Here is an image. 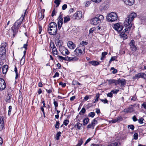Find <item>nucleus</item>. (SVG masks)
<instances>
[{"label": "nucleus", "instance_id": "6ab92c4d", "mask_svg": "<svg viewBox=\"0 0 146 146\" xmlns=\"http://www.w3.org/2000/svg\"><path fill=\"white\" fill-rule=\"evenodd\" d=\"M119 84H121V87H123L125 86L126 84L125 80L123 79H120L119 81Z\"/></svg>", "mask_w": 146, "mask_h": 146}, {"label": "nucleus", "instance_id": "69168bd1", "mask_svg": "<svg viewBox=\"0 0 146 146\" xmlns=\"http://www.w3.org/2000/svg\"><path fill=\"white\" fill-rule=\"evenodd\" d=\"M96 112L97 114L100 113V109L98 108H96Z\"/></svg>", "mask_w": 146, "mask_h": 146}, {"label": "nucleus", "instance_id": "a211bd4d", "mask_svg": "<svg viewBox=\"0 0 146 146\" xmlns=\"http://www.w3.org/2000/svg\"><path fill=\"white\" fill-rule=\"evenodd\" d=\"M91 22L92 24H93L94 25H97L98 24L100 23L99 22L96 17L91 19Z\"/></svg>", "mask_w": 146, "mask_h": 146}, {"label": "nucleus", "instance_id": "c85d7f7f", "mask_svg": "<svg viewBox=\"0 0 146 146\" xmlns=\"http://www.w3.org/2000/svg\"><path fill=\"white\" fill-rule=\"evenodd\" d=\"M70 16H67L64 17V23H66L70 21Z\"/></svg>", "mask_w": 146, "mask_h": 146}, {"label": "nucleus", "instance_id": "9b49d317", "mask_svg": "<svg viewBox=\"0 0 146 146\" xmlns=\"http://www.w3.org/2000/svg\"><path fill=\"white\" fill-rule=\"evenodd\" d=\"M135 41L133 40H132L129 43V45L130 46L131 50L134 52L136 51L137 48L135 45Z\"/></svg>", "mask_w": 146, "mask_h": 146}, {"label": "nucleus", "instance_id": "09e8293b", "mask_svg": "<svg viewBox=\"0 0 146 146\" xmlns=\"http://www.w3.org/2000/svg\"><path fill=\"white\" fill-rule=\"evenodd\" d=\"M69 122V121L67 119L65 120L63 122V124L65 126H67Z\"/></svg>", "mask_w": 146, "mask_h": 146}, {"label": "nucleus", "instance_id": "a18cd8bd", "mask_svg": "<svg viewBox=\"0 0 146 146\" xmlns=\"http://www.w3.org/2000/svg\"><path fill=\"white\" fill-rule=\"evenodd\" d=\"M54 2L56 5V7H57L59 5L60 1H59V0H55Z\"/></svg>", "mask_w": 146, "mask_h": 146}, {"label": "nucleus", "instance_id": "dca6fc26", "mask_svg": "<svg viewBox=\"0 0 146 146\" xmlns=\"http://www.w3.org/2000/svg\"><path fill=\"white\" fill-rule=\"evenodd\" d=\"M4 120L3 118L1 117H0V131L2 130L4 127Z\"/></svg>", "mask_w": 146, "mask_h": 146}, {"label": "nucleus", "instance_id": "c03bdc74", "mask_svg": "<svg viewBox=\"0 0 146 146\" xmlns=\"http://www.w3.org/2000/svg\"><path fill=\"white\" fill-rule=\"evenodd\" d=\"M86 111V110L84 108H82L81 110L80 111L79 113V114L80 115H81V113L82 114L84 113Z\"/></svg>", "mask_w": 146, "mask_h": 146}, {"label": "nucleus", "instance_id": "49530a36", "mask_svg": "<svg viewBox=\"0 0 146 146\" xmlns=\"http://www.w3.org/2000/svg\"><path fill=\"white\" fill-rule=\"evenodd\" d=\"M100 100L104 104H108V101L106 99L104 100L100 99Z\"/></svg>", "mask_w": 146, "mask_h": 146}, {"label": "nucleus", "instance_id": "338daca9", "mask_svg": "<svg viewBox=\"0 0 146 146\" xmlns=\"http://www.w3.org/2000/svg\"><path fill=\"white\" fill-rule=\"evenodd\" d=\"M132 118L134 121H136L138 120L137 119L135 115H134L132 117Z\"/></svg>", "mask_w": 146, "mask_h": 146}, {"label": "nucleus", "instance_id": "0e129e2a", "mask_svg": "<svg viewBox=\"0 0 146 146\" xmlns=\"http://www.w3.org/2000/svg\"><path fill=\"white\" fill-rule=\"evenodd\" d=\"M59 76V73L58 72H56L55 74L53 76V78H55L56 77H58Z\"/></svg>", "mask_w": 146, "mask_h": 146}, {"label": "nucleus", "instance_id": "1a4fd4ad", "mask_svg": "<svg viewBox=\"0 0 146 146\" xmlns=\"http://www.w3.org/2000/svg\"><path fill=\"white\" fill-rule=\"evenodd\" d=\"M62 54L63 55H68L69 53L68 50L64 46L61 47L59 49Z\"/></svg>", "mask_w": 146, "mask_h": 146}, {"label": "nucleus", "instance_id": "052dcab7", "mask_svg": "<svg viewBox=\"0 0 146 146\" xmlns=\"http://www.w3.org/2000/svg\"><path fill=\"white\" fill-rule=\"evenodd\" d=\"M119 91V90H112L111 92L113 94H116Z\"/></svg>", "mask_w": 146, "mask_h": 146}, {"label": "nucleus", "instance_id": "c756f323", "mask_svg": "<svg viewBox=\"0 0 146 146\" xmlns=\"http://www.w3.org/2000/svg\"><path fill=\"white\" fill-rule=\"evenodd\" d=\"M108 54V52H102V56L101 58V60H103L105 57V56Z\"/></svg>", "mask_w": 146, "mask_h": 146}, {"label": "nucleus", "instance_id": "58836bf2", "mask_svg": "<svg viewBox=\"0 0 146 146\" xmlns=\"http://www.w3.org/2000/svg\"><path fill=\"white\" fill-rule=\"evenodd\" d=\"M83 142V141L82 139H80L78 141V143L77 145H76V146H80L82 144Z\"/></svg>", "mask_w": 146, "mask_h": 146}, {"label": "nucleus", "instance_id": "a878e982", "mask_svg": "<svg viewBox=\"0 0 146 146\" xmlns=\"http://www.w3.org/2000/svg\"><path fill=\"white\" fill-rule=\"evenodd\" d=\"M61 133L60 131H58L56 134V135L54 137V138L57 140H58L59 139V137L61 136Z\"/></svg>", "mask_w": 146, "mask_h": 146}, {"label": "nucleus", "instance_id": "680f3d73", "mask_svg": "<svg viewBox=\"0 0 146 146\" xmlns=\"http://www.w3.org/2000/svg\"><path fill=\"white\" fill-rule=\"evenodd\" d=\"M56 12L55 11V9H54L52 11V13L51 14V16L52 17H53L56 14Z\"/></svg>", "mask_w": 146, "mask_h": 146}, {"label": "nucleus", "instance_id": "6e6552de", "mask_svg": "<svg viewBox=\"0 0 146 146\" xmlns=\"http://www.w3.org/2000/svg\"><path fill=\"white\" fill-rule=\"evenodd\" d=\"M82 14L81 11H78L75 13L73 16L74 19L79 20L82 17Z\"/></svg>", "mask_w": 146, "mask_h": 146}, {"label": "nucleus", "instance_id": "37998d69", "mask_svg": "<svg viewBox=\"0 0 146 146\" xmlns=\"http://www.w3.org/2000/svg\"><path fill=\"white\" fill-rule=\"evenodd\" d=\"M60 123L59 121H56V123L55 124V127L56 128L58 129L59 128Z\"/></svg>", "mask_w": 146, "mask_h": 146}, {"label": "nucleus", "instance_id": "f8f14e48", "mask_svg": "<svg viewBox=\"0 0 146 146\" xmlns=\"http://www.w3.org/2000/svg\"><path fill=\"white\" fill-rule=\"evenodd\" d=\"M74 53L76 56L80 55L82 53V50L79 48H77L74 51Z\"/></svg>", "mask_w": 146, "mask_h": 146}, {"label": "nucleus", "instance_id": "3c124183", "mask_svg": "<svg viewBox=\"0 0 146 146\" xmlns=\"http://www.w3.org/2000/svg\"><path fill=\"white\" fill-rule=\"evenodd\" d=\"M12 107L11 106H9V110L8 112V115H10L11 113V112L12 110Z\"/></svg>", "mask_w": 146, "mask_h": 146}, {"label": "nucleus", "instance_id": "ddd939ff", "mask_svg": "<svg viewBox=\"0 0 146 146\" xmlns=\"http://www.w3.org/2000/svg\"><path fill=\"white\" fill-rule=\"evenodd\" d=\"M95 17L100 23L102 22L104 19L103 16L100 14L97 15Z\"/></svg>", "mask_w": 146, "mask_h": 146}, {"label": "nucleus", "instance_id": "13d9d810", "mask_svg": "<svg viewBox=\"0 0 146 146\" xmlns=\"http://www.w3.org/2000/svg\"><path fill=\"white\" fill-rule=\"evenodd\" d=\"M95 29L96 28H92L91 29H90L89 31L90 34L91 33H92L93 32L94 30H95Z\"/></svg>", "mask_w": 146, "mask_h": 146}, {"label": "nucleus", "instance_id": "2eb2a0df", "mask_svg": "<svg viewBox=\"0 0 146 146\" xmlns=\"http://www.w3.org/2000/svg\"><path fill=\"white\" fill-rule=\"evenodd\" d=\"M127 5H132L134 3V0H123Z\"/></svg>", "mask_w": 146, "mask_h": 146}, {"label": "nucleus", "instance_id": "f03ea898", "mask_svg": "<svg viewBox=\"0 0 146 146\" xmlns=\"http://www.w3.org/2000/svg\"><path fill=\"white\" fill-rule=\"evenodd\" d=\"M27 10L24 12V15H22L20 18L17 20L14 23L11 28L12 30L13 31V36L15 37V35L17 33L18 30L21 25V23L24 19Z\"/></svg>", "mask_w": 146, "mask_h": 146}, {"label": "nucleus", "instance_id": "4d7b16f0", "mask_svg": "<svg viewBox=\"0 0 146 146\" xmlns=\"http://www.w3.org/2000/svg\"><path fill=\"white\" fill-rule=\"evenodd\" d=\"M92 1L97 3H99L101 2L102 0H91Z\"/></svg>", "mask_w": 146, "mask_h": 146}, {"label": "nucleus", "instance_id": "bf43d9fd", "mask_svg": "<svg viewBox=\"0 0 146 146\" xmlns=\"http://www.w3.org/2000/svg\"><path fill=\"white\" fill-rule=\"evenodd\" d=\"M120 80V79H118L117 80H115V85H117L119 84V81Z\"/></svg>", "mask_w": 146, "mask_h": 146}, {"label": "nucleus", "instance_id": "e2e57ef3", "mask_svg": "<svg viewBox=\"0 0 146 146\" xmlns=\"http://www.w3.org/2000/svg\"><path fill=\"white\" fill-rule=\"evenodd\" d=\"M67 8V5L66 4H64L62 7V9L63 10H65Z\"/></svg>", "mask_w": 146, "mask_h": 146}, {"label": "nucleus", "instance_id": "f3484780", "mask_svg": "<svg viewBox=\"0 0 146 146\" xmlns=\"http://www.w3.org/2000/svg\"><path fill=\"white\" fill-rule=\"evenodd\" d=\"M123 111L126 113H131L133 111V108L129 106L127 108L124 109Z\"/></svg>", "mask_w": 146, "mask_h": 146}, {"label": "nucleus", "instance_id": "412c9836", "mask_svg": "<svg viewBox=\"0 0 146 146\" xmlns=\"http://www.w3.org/2000/svg\"><path fill=\"white\" fill-rule=\"evenodd\" d=\"M66 60L70 61H72L73 60L76 61L78 60V58L76 57H70L68 56L66 57Z\"/></svg>", "mask_w": 146, "mask_h": 146}, {"label": "nucleus", "instance_id": "6e6d98bb", "mask_svg": "<svg viewBox=\"0 0 146 146\" xmlns=\"http://www.w3.org/2000/svg\"><path fill=\"white\" fill-rule=\"evenodd\" d=\"M144 119L142 118L139 119H138V122L140 124L143 123Z\"/></svg>", "mask_w": 146, "mask_h": 146}, {"label": "nucleus", "instance_id": "8fccbe9b", "mask_svg": "<svg viewBox=\"0 0 146 146\" xmlns=\"http://www.w3.org/2000/svg\"><path fill=\"white\" fill-rule=\"evenodd\" d=\"M58 19L59 20L58 21L60 22H63V19L62 18V16L60 15L58 17Z\"/></svg>", "mask_w": 146, "mask_h": 146}, {"label": "nucleus", "instance_id": "2f4dec72", "mask_svg": "<svg viewBox=\"0 0 146 146\" xmlns=\"http://www.w3.org/2000/svg\"><path fill=\"white\" fill-rule=\"evenodd\" d=\"M14 71L15 72L16 74V76L15 78L16 79H17L18 78L19 76V73L17 72V68L16 67V66H15V68L14 69Z\"/></svg>", "mask_w": 146, "mask_h": 146}, {"label": "nucleus", "instance_id": "a19ab883", "mask_svg": "<svg viewBox=\"0 0 146 146\" xmlns=\"http://www.w3.org/2000/svg\"><path fill=\"white\" fill-rule=\"evenodd\" d=\"M120 36H121L124 39H126L127 37L126 34L124 33H121V34H120Z\"/></svg>", "mask_w": 146, "mask_h": 146}, {"label": "nucleus", "instance_id": "774afa93", "mask_svg": "<svg viewBox=\"0 0 146 146\" xmlns=\"http://www.w3.org/2000/svg\"><path fill=\"white\" fill-rule=\"evenodd\" d=\"M107 96H108V97H111L113 96L112 93L111 92L110 93H108Z\"/></svg>", "mask_w": 146, "mask_h": 146}, {"label": "nucleus", "instance_id": "aec40b11", "mask_svg": "<svg viewBox=\"0 0 146 146\" xmlns=\"http://www.w3.org/2000/svg\"><path fill=\"white\" fill-rule=\"evenodd\" d=\"M8 66L7 65H5L3 66L2 68V72L4 74H5L8 70Z\"/></svg>", "mask_w": 146, "mask_h": 146}, {"label": "nucleus", "instance_id": "e433bc0d", "mask_svg": "<svg viewBox=\"0 0 146 146\" xmlns=\"http://www.w3.org/2000/svg\"><path fill=\"white\" fill-rule=\"evenodd\" d=\"M88 44L87 42L82 41L80 43V45L82 46H84L85 45H86Z\"/></svg>", "mask_w": 146, "mask_h": 146}, {"label": "nucleus", "instance_id": "4c0bfd02", "mask_svg": "<svg viewBox=\"0 0 146 146\" xmlns=\"http://www.w3.org/2000/svg\"><path fill=\"white\" fill-rule=\"evenodd\" d=\"M53 104L55 106V110H56L58 106V103L57 102L55 101L54 99H53Z\"/></svg>", "mask_w": 146, "mask_h": 146}, {"label": "nucleus", "instance_id": "473e14b6", "mask_svg": "<svg viewBox=\"0 0 146 146\" xmlns=\"http://www.w3.org/2000/svg\"><path fill=\"white\" fill-rule=\"evenodd\" d=\"M25 57H24V56H23L20 61V64L21 65H23L25 62Z\"/></svg>", "mask_w": 146, "mask_h": 146}, {"label": "nucleus", "instance_id": "de8ad7c7", "mask_svg": "<svg viewBox=\"0 0 146 146\" xmlns=\"http://www.w3.org/2000/svg\"><path fill=\"white\" fill-rule=\"evenodd\" d=\"M111 70H113L112 71V73L113 74H115L117 72V70L116 69H115L113 67H111Z\"/></svg>", "mask_w": 146, "mask_h": 146}, {"label": "nucleus", "instance_id": "ea45409f", "mask_svg": "<svg viewBox=\"0 0 146 146\" xmlns=\"http://www.w3.org/2000/svg\"><path fill=\"white\" fill-rule=\"evenodd\" d=\"M57 23L58 29L60 30L62 27V25L63 24V22H61L58 21Z\"/></svg>", "mask_w": 146, "mask_h": 146}, {"label": "nucleus", "instance_id": "5701e85b", "mask_svg": "<svg viewBox=\"0 0 146 146\" xmlns=\"http://www.w3.org/2000/svg\"><path fill=\"white\" fill-rule=\"evenodd\" d=\"M63 44V42L62 41V40H60L58 41V42H57V43L56 44V45L58 47H59V49L63 46H62V45Z\"/></svg>", "mask_w": 146, "mask_h": 146}, {"label": "nucleus", "instance_id": "393cba45", "mask_svg": "<svg viewBox=\"0 0 146 146\" xmlns=\"http://www.w3.org/2000/svg\"><path fill=\"white\" fill-rule=\"evenodd\" d=\"M44 14L42 13V12H40L38 13V18L40 20L43 19L44 17Z\"/></svg>", "mask_w": 146, "mask_h": 146}, {"label": "nucleus", "instance_id": "39448f33", "mask_svg": "<svg viewBox=\"0 0 146 146\" xmlns=\"http://www.w3.org/2000/svg\"><path fill=\"white\" fill-rule=\"evenodd\" d=\"M117 16L116 13L112 12L109 14L107 16V19L109 22H112L116 21Z\"/></svg>", "mask_w": 146, "mask_h": 146}, {"label": "nucleus", "instance_id": "c9c22d12", "mask_svg": "<svg viewBox=\"0 0 146 146\" xmlns=\"http://www.w3.org/2000/svg\"><path fill=\"white\" fill-rule=\"evenodd\" d=\"M139 78H140V73H138L137 74H135V76H133V79H138Z\"/></svg>", "mask_w": 146, "mask_h": 146}, {"label": "nucleus", "instance_id": "79ce46f5", "mask_svg": "<svg viewBox=\"0 0 146 146\" xmlns=\"http://www.w3.org/2000/svg\"><path fill=\"white\" fill-rule=\"evenodd\" d=\"M118 143L117 142H114L111 143L108 146H117Z\"/></svg>", "mask_w": 146, "mask_h": 146}, {"label": "nucleus", "instance_id": "423d86ee", "mask_svg": "<svg viewBox=\"0 0 146 146\" xmlns=\"http://www.w3.org/2000/svg\"><path fill=\"white\" fill-rule=\"evenodd\" d=\"M98 123V121L96 120V119H94L92 121L91 123L89 124L87 126L88 129H94L96 125Z\"/></svg>", "mask_w": 146, "mask_h": 146}, {"label": "nucleus", "instance_id": "7c9ffc66", "mask_svg": "<svg viewBox=\"0 0 146 146\" xmlns=\"http://www.w3.org/2000/svg\"><path fill=\"white\" fill-rule=\"evenodd\" d=\"M57 57L58 58V60L61 61H62L63 60H66V58H65L61 56H57Z\"/></svg>", "mask_w": 146, "mask_h": 146}, {"label": "nucleus", "instance_id": "cd10ccee", "mask_svg": "<svg viewBox=\"0 0 146 146\" xmlns=\"http://www.w3.org/2000/svg\"><path fill=\"white\" fill-rule=\"evenodd\" d=\"M52 52L54 54V56H55V55H58V52L56 48V47L54 48H53L52 49Z\"/></svg>", "mask_w": 146, "mask_h": 146}, {"label": "nucleus", "instance_id": "5fc2aeb1", "mask_svg": "<svg viewBox=\"0 0 146 146\" xmlns=\"http://www.w3.org/2000/svg\"><path fill=\"white\" fill-rule=\"evenodd\" d=\"M115 80L114 79H110L108 80L109 83L110 84L114 83Z\"/></svg>", "mask_w": 146, "mask_h": 146}, {"label": "nucleus", "instance_id": "f704fd0d", "mask_svg": "<svg viewBox=\"0 0 146 146\" xmlns=\"http://www.w3.org/2000/svg\"><path fill=\"white\" fill-rule=\"evenodd\" d=\"M95 114H96L95 112H90L88 113V116L93 118L95 115Z\"/></svg>", "mask_w": 146, "mask_h": 146}, {"label": "nucleus", "instance_id": "4468645a", "mask_svg": "<svg viewBox=\"0 0 146 146\" xmlns=\"http://www.w3.org/2000/svg\"><path fill=\"white\" fill-rule=\"evenodd\" d=\"M67 45L68 47L71 49H73L76 47V45L71 41L68 42Z\"/></svg>", "mask_w": 146, "mask_h": 146}, {"label": "nucleus", "instance_id": "f257e3e1", "mask_svg": "<svg viewBox=\"0 0 146 146\" xmlns=\"http://www.w3.org/2000/svg\"><path fill=\"white\" fill-rule=\"evenodd\" d=\"M137 15L136 13L132 12L127 16L124 23V25L126 27V28L124 30L125 32L129 33L130 29L132 26V22L134 18L136 17Z\"/></svg>", "mask_w": 146, "mask_h": 146}, {"label": "nucleus", "instance_id": "72a5a7b5", "mask_svg": "<svg viewBox=\"0 0 146 146\" xmlns=\"http://www.w3.org/2000/svg\"><path fill=\"white\" fill-rule=\"evenodd\" d=\"M140 78L146 79V74L144 73H139Z\"/></svg>", "mask_w": 146, "mask_h": 146}, {"label": "nucleus", "instance_id": "9d476101", "mask_svg": "<svg viewBox=\"0 0 146 146\" xmlns=\"http://www.w3.org/2000/svg\"><path fill=\"white\" fill-rule=\"evenodd\" d=\"M6 83L4 80L2 78H0V90H3L6 88Z\"/></svg>", "mask_w": 146, "mask_h": 146}, {"label": "nucleus", "instance_id": "864d4df0", "mask_svg": "<svg viewBox=\"0 0 146 146\" xmlns=\"http://www.w3.org/2000/svg\"><path fill=\"white\" fill-rule=\"evenodd\" d=\"M138 134L137 133H135L133 135L134 139L135 140H137L138 138Z\"/></svg>", "mask_w": 146, "mask_h": 146}, {"label": "nucleus", "instance_id": "20e7f679", "mask_svg": "<svg viewBox=\"0 0 146 146\" xmlns=\"http://www.w3.org/2000/svg\"><path fill=\"white\" fill-rule=\"evenodd\" d=\"M7 44L5 42L1 44L0 47V58L2 60H5L6 56V48Z\"/></svg>", "mask_w": 146, "mask_h": 146}, {"label": "nucleus", "instance_id": "0eeeda50", "mask_svg": "<svg viewBox=\"0 0 146 146\" xmlns=\"http://www.w3.org/2000/svg\"><path fill=\"white\" fill-rule=\"evenodd\" d=\"M114 28L117 31L119 32L123 29V26L120 23H116L114 25Z\"/></svg>", "mask_w": 146, "mask_h": 146}, {"label": "nucleus", "instance_id": "b1692460", "mask_svg": "<svg viewBox=\"0 0 146 146\" xmlns=\"http://www.w3.org/2000/svg\"><path fill=\"white\" fill-rule=\"evenodd\" d=\"M89 119L88 117H86L84 119L83 121V124L84 125H85L87 124L89 122Z\"/></svg>", "mask_w": 146, "mask_h": 146}, {"label": "nucleus", "instance_id": "bb28decb", "mask_svg": "<svg viewBox=\"0 0 146 146\" xmlns=\"http://www.w3.org/2000/svg\"><path fill=\"white\" fill-rule=\"evenodd\" d=\"M89 63L93 66H97L99 64V62L95 61H89Z\"/></svg>", "mask_w": 146, "mask_h": 146}, {"label": "nucleus", "instance_id": "4be33fe9", "mask_svg": "<svg viewBox=\"0 0 146 146\" xmlns=\"http://www.w3.org/2000/svg\"><path fill=\"white\" fill-rule=\"evenodd\" d=\"M77 121L78 123L75 124V126L76 127V128L80 130L81 129L82 125L79 123L80 121L79 119H78Z\"/></svg>", "mask_w": 146, "mask_h": 146}, {"label": "nucleus", "instance_id": "603ef678", "mask_svg": "<svg viewBox=\"0 0 146 146\" xmlns=\"http://www.w3.org/2000/svg\"><path fill=\"white\" fill-rule=\"evenodd\" d=\"M128 127L129 129H131L132 130H133L134 129V126L133 125H128Z\"/></svg>", "mask_w": 146, "mask_h": 146}, {"label": "nucleus", "instance_id": "7ed1b4c3", "mask_svg": "<svg viewBox=\"0 0 146 146\" xmlns=\"http://www.w3.org/2000/svg\"><path fill=\"white\" fill-rule=\"evenodd\" d=\"M48 30L49 34L50 35H56L58 30L56 23L54 22L50 23L48 25Z\"/></svg>", "mask_w": 146, "mask_h": 146}]
</instances>
